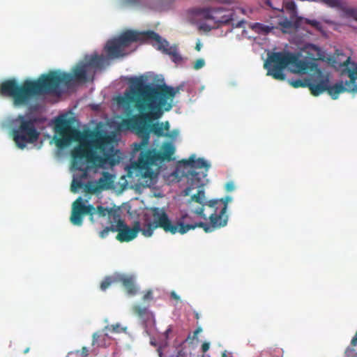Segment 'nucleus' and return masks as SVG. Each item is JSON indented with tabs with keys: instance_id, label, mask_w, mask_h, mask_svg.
Listing matches in <instances>:
<instances>
[{
	"instance_id": "obj_17",
	"label": "nucleus",
	"mask_w": 357,
	"mask_h": 357,
	"mask_svg": "<svg viewBox=\"0 0 357 357\" xmlns=\"http://www.w3.org/2000/svg\"><path fill=\"white\" fill-rule=\"evenodd\" d=\"M208 204L206 202L205 197V192L203 189H200L197 192L191 196L190 199L188 201V205L190 211L204 220L207 219V215L204 214V206Z\"/></svg>"
},
{
	"instance_id": "obj_11",
	"label": "nucleus",
	"mask_w": 357,
	"mask_h": 357,
	"mask_svg": "<svg viewBox=\"0 0 357 357\" xmlns=\"http://www.w3.org/2000/svg\"><path fill=\"white\" fill-rule=\"evenodd\" d=\"M107 207L91 204L85 205L82 197H79L73 204L70 222L73 225L81 226L83 222V215H88L91 223H96L100 218H105Z\"/></svg>"
},
{
	"instance_id": "obj_22",
	"label": "nucleus",
	"mask_w": 357,
	"mask_h": 357,
	"mask_svg": "<svg viewBox=\"0 0 357 357\" xmlns=\"http://www.w3.org/2000/svg\"><path fill=\"white\" fill-rule=\"evenodd\" d=\"M175 153V146L172 142H165L162 144L159 153H152L151 151H142L139 156H172Z\"/></svg>"
},
{
	"instance_id": "obj_21",
	"label": "nucleus",
	"mask_w": 357,
	"mask_h": 357,
	"mask_svg": "<svg viewBox=\"0 0 357 357\" xmlns=\"http://www.w3.org/2000/svg\"><path fill=\"white\" fill-rule=\"evenodd\" d=\"M135 282V278L132 275L117 273V283H121L127 293L132 296L135 295L137 291Z\"/></svg>"
},
{
	"instance_id": "obj_10",
	"label": "nucleus",
	"mask_w": 357,
	"mask_h": 357,
	"mask_svg": "<svg viewBox=\"0 0 357 357\" xmlns=\"http://www.w3.org/2000/svg\"><path fill=\"white\" fill-rule=\"evenodd\" d=\"M36 118L20 115L14 121V127L12 135L16 146L23 149L28 144H33L38 141L40 132L37 130Z\"/></svg>"
},
{
	"instance_id": "obj_28",
	"label": "nucleus",
	"mask_w": 357,
	"mask_h": 357,
	"mask_svg": "<svg viewBox=\"0 0 357 357\" xmlns=\"http://www.w3.org/2000/svg\"><path fill=\"white\" fill-rule=\"evenodd\" d=\"M117 283V273L112 276L106 277L100 284V289L105 291L111 284Z\"/></svg>"
},
{
	"instance_id": "obj_7",
	"label": "nucleus",
	"mask_w": 357,
	"mask_h": 357,
	"mask_svg": "<svg viewBox=\"0 0 357 357\" xmlns=\"http://www.w3.org/2000/svg\"><path fill=\"white\" fill-rule=\"evenodd\" d=\"M210 164L204 160L203 158H188L178 161L177 170L181 172L183 176L188 180L189 186L183 191L184 196H188L194 188H199L205 185L207 172Z\"/></svg>"
},
{
	"instance_id": "obj_31",
	"label": "nucleus",
	"mask_w": 357,
	"mask_h": 357,
	"mask_svg": "<svg viewBox=\"0 0 357 357\" xmlns=\"http://www.w3.org/2000/svg\"><path fill=\"white\" fill-rule=\"evenodd\" d=\"M125 330L126 328L121 327L120 324H116L105 326L103 329V331H105V333L110 332L113 333H119L124 331Z\"/></svg>"
},
{
	"instance_id": "obj_49",
	"label": "nucleus",
	"mask_w": 357,
	"mask_h": 357,
	"mask_svg": "<svg viewBox=\"0 0 357 357\" xmlns=\"http://www.w3.org/2000/svg\"><path fill=\"white\" fill-rule=\"evenodd\" d=\"M356 20H357V16H356Z\"/></svg>"
},
{
	"instance_id": "obj_19",
	"label": "nucleus",
	"mask_w": 357,
	"mask_h": 357,
	"mask_svg": "<svg viewBox=\"0 0 357 357\" xmlns=\"http://www.w3.org/2000/svg\"><path fill=\"white\" fill-rule=\"evenodd\" d=\"M350 61V57H348L342 63L343 66L347 67L346 72L349 78V80L346 82V86H348L349 91L357 93V63Z\"/></svg>"
},
{
	"instance_id": "obj_43",
	"label": "nucleus",
	"mask_w": 357,
	"mask_h": 357,
	"mask_svg": "<svg viewBox=\"0 0 357 357\" xmlns=\"http://www.w3.org/2000/svg\"><path fill=\"white\" fill-rule=\"evenodd\" d=\"M171 296L175 300H179L180 298V297L174 291L171 293Z\"/></svg>"
},
{
	"instance_id": "obj_41",
	"label": "nucleus",
	"mask_w": 357,
	"mask_h": 357,
	"mask_svg": "<svg viewBox=\"0 0 357 357\" xmlns=\"http://www.w3.org/2000/svg\"><path fill=\"white\" fill-rule=\"evenodd\" d=\"M255 26H257L261 29H264L265 31H268L269 30V27L268 26H263L262 24H259V23H256Z\"/></svg>"
},
{
	"instance_id": "obj_34",
	"label": "nucleus",
	"mask_w": 357,
	"mask_h": 357,
	"mask_svg": "<svg viewBox=\"0 0 357 357\" xmlns=\"http://www.w3.org/2000/svg\"><path fill=\"white\" fill-rule=\"evenodd\" d=\"M330 7H337L340 6V0H320Z\"/></svg>"
},
{
	"instance_id": "obj_24",
	"label": "nucleus",
	"mask_w": 357,
	"mask_h": 357,
	"mask_svg": "<svg viewBox=\"0 0 357 357\" xmlns=\"http://www.w3.org/2000/svg\"><path fill=\"white\" fill-rule=\"evenodd\" d=\"M303 17L292 16L291 19L285 18L279 22V25L284 29V31L296 29L301 27L303 24Z\"/></svg>"
},
{
	"instance_id": "obj_32",
	"label": "nucleus",
	"mask_w": 357,
	"mask_h": 357,
	"mask_svg": "<svg viewBox=\"0 0 357 357\" xmlns=\"http://www.w3.org/2000/svg\"><path fill=\"white\" fill-rule=\"evenodd\" d=\"M191 339L190 335L188 336L186 340L182 342V344L180 345L178 348H177V353L175 355V357H186L187 356V352L184 350L183 345L185 344V342Z\"/></svg>"
},
{
	"instance_id": "obj_39",
	"label": "nucleus",
	"mask_w": 357,
	"mask_h": 357,
	"mask_svg": "<svg viewBox=\"0 0 357 357\" xmlns=\"http://www.w3.org/2000/svg\"><path fill=\"white\" fill-rule=\"evenodd\" d=\"M202 331V328L201 327H198L193 333V335L192 337V340L197 339V335Z\"/></svg>"
},
{
	"instance_id": "obj_44",
	"label": "nucleus",
	"mask_w": 357,
	"mask_h": 357,
	"mask_svg": "<svg viewBox=\"0 0 357 357\" xmlns=\"http://www.w3.org/2000/svg\"><path fill=\"white\" fill-rule=\"evenodd\" d=\"M222 357H231V354L228 353L227 351H224L222 353Z\"/></svg>"
},
{
	"instance_id": "obj_29",
	"label": "nucleus",
	"mask_w": 357,
	"mask_h": 357,
	"mask_svg": "<svg viewBox=\"0 0 357 357\" xmlns=\"http://www.w3.org/2000/svg\"><path fill=\"white\" fill-rule=\"evenodd\" d=\"M132 310L133 313L140 318H144L149 313V310L146 307H143L139 305H135Z\"/></svg>"
},
{
	"instance_id": "obj_26",
	"label": "nucleus",
	"mask_w": 357,
	"mask_h": 357,
	"mask_svg": "<svg viewBox=\"0 0 357 357\" xmlns=\"http://www.w3.org/2000/svg\"><path fill=\"white\" fill-rule=\"evenodd\" d=\"M109 339L107 333L96 332L93 334L92 345L97 347H106V340Z\"/></svg>"
},
{
	"instance_id": "obj_5",
	"label": "nucleus",
	"mask_w": 357,
	"mask_h": 357,
	"mask_svg": "<svg viewBox=\"0 0 357 357\" xmlns=\"http://www.w3.org/2000/svg\"><path fill=\"white\" fill-rule=\"evenodd\" d=\"M290 66L293 71L305 73L309 69V63L300 59L298 55L289 52H277L268 54L264 67L267 70V75L277 80H284V70Z\"/></svg>"
},
{
	"instance_id": "obj_18",
	"label": "nucleus",
	"mask_w": 357,
	"mask_h": 357,
	"mask_svg": "<svg viewBox=\"0 0 357 357\" xmlns=\"http://www.w3.org/2000/svg\"><path fill=\"white\" fill-rule=\"evenodd\" d=\"M153 40L155 43V45H156L158 50L171 56L174 62L178 63L182 61V57L177 52L176 48L175 47H169V43L165 40H162L158 34V37L153 36H151V37H148V40Z\"/></svg>"
},
{
	"instance_id": "obj_20",
	"label": "nucleus",
	"mask_w": 357,
	"mask_h": 357,
	"mask_svg": "<svg viewBox=\"0 0 357 357\" xmlns=\"http://www.w3.org/2000/svg\"><path fill=\"white\" fill-rule=\"evenodd\" d=\"M318 78L317 77V70L313 73L310 76L307 78H305L303 79H290L289 80V83L294 88H299V87H307L310 91L312 93V89L314 86H317Z\"/></svg>"
},
{
	"instance_id": "obj_14",
	"label": "nucleus",
	"mask_w": 357,
	"mask_h": 357,
	"mask_svg": "<svg viewBox=\"0 0 357 357\" xmlns=\"http://www.w3.org/2000/svg\"><path fill=\"white\" fill-rule=\"evenodd\" d=\"M317 77L318 78L317 86L312 89V95L314 96H318L324 92L327 91L328 95L333 100H335L339 97L340 93L349 91L348 86H346V84H344L342 82L335 83L331 86L329 77L324 75L319 69L317 70Z\"/></svg>"
},
{
	"instance_id": "obj_4",
	"label": "nucleus",
	"mask_w": 357,
	"mask_h": 357,
	"mask_svg": "<svg viewBox=\"0 0 357 357\" xmlns=\"http://www.w3.org/2000/svg\"><path fill=\"white\" fill-rule=\"evenodd\" d=\"M137 158V161H130V163L126 167L127 176L146 186H150L155 182L166 162L176 159V158Z\"/></svg>"
},
{
	"instance_id": "obj_8",
	"label": "nucleus",
	"mask_w": 357,
	"mask_h": 357,
	"mask_svg": "<svg viewBox=\"0 0 357 357\" xmlns=\"http://www.w3.org/2000/svg\"><path fill=\"white\" fill-rule=\"evenodd\" d=\"M107 225L99 231L100 238H105L110 231L118 232L116 238L121 243L130 242L135 239L140 231L139 221H135L132 228L129 227L122 220L118 208H108L106 212Z\"/></svg>"
},
{
	"instance_id": "obj_27",
	"label": "nucleus",
	"mask_w": 357,
	"mask_h": 357,
	"mask_svg": "<svg viewBox=\"0 0 357 357\" xmlns=\"http://www.w3.org/2000/svg\"><path fill=\"white\" fill-rule=\"evenodd\" d=\"M234 13L229 11L227 14H224L220 17L217 16L215 23L218 26L229 24L234 20Z\"/></svg>"
},
{
	"instance_id": "obj_23",
	"label": "nucleus",
	"mask_w": 357,
	"mask_h": 357,
	"mask_svg": "<svg viewBox=\"0 0 357 357\" xmlns=\"http://www.w3.org/2000/svg\"><path fill=\"white\" fill-rule=\"evenodd\" d=\"M107 61V59L102 54H94L84 62L91 74L94 73L92 69L101 68Z\"/></svg>"
},
{
	"instance_id": "obj_2",
	"label": "nucleus",
	"mask_w": 357,
	"mask_h": 357,
	"mask_svg": "<svg viewBox=\"0 0 357 357\" xmlns=\"http://www.w3.org/2000/svg\"><path fill=\"white\" fill-rule=\"evenodd\" d=\"M72 73L50 71L37 79H26L21 84L15 79H6L0 84V94L12 98L16 106L26 105L38 96L60 94L62 84L68 85L72 80L85 82L88 75L91 74L84 62L77 64Z\"/></svg>"
},
{
	"instance_id": "obj_38",
	"label": "nucleus",
	"mask_w": 357,
	"mask_h": 357,
	"mask_svg": "<svg viewBox=\"0 0 357 357\" xmlns=\"http://www.w3.org/2000/svg\"><path fill=\"white\" fill-rule=\"evenodd\" d=\"M210 348V343L209 342H204L202 345V351L203 353H206Z\"/></svg>"
},
{
	"instance_id": "obj_46",
	"label": "nucleus",
	"mask_w": 357,
	"mask_h": 357,
	"mask_svg": "<svg viewBox=\"0 0 357 357\" xmlns=\"http://www.w3.org/2000/svg\"><path fill=\"white\" fill-rule=\"evenodd\" d=\"M30 350V348L29 347H26L24 351H23V354H27Z\"/></svg>"
},
{
	"instance_id": "obj_9",
	"label": "nucleus",
	"mask_w": 357,
	"mask_h": 357,
	"mask_svg": "<svg viewBox=\"0 0 357 357\" xmlns=\"http://www.w3.org/2000/svg\"><path fill=\"white\" fill-rule=\"evenodd\" d=\"M151 36L158 37V33L153 31L139 32L133 30H127L117 38L108 40L105 46V52L109 59H117L126 55V48L132 43L137 41H146L148 37Z\"/></svg>"
},
{
	"instance_id": "obj_48",
	"label": "nucleus",
	"mask_w": 357,
	"mask_h": 357,
	"mask_svg": "<svg viewBox=\"0 0 357 357\" xmlns=\"http://www.w3.org/2000/svg\"><path fill=\"white\" fill-rule=\"evenodd\" d=\"M291 7H292V8H294L295 7V5L293 3H291V5H290V6L289 8H291Z\"/></svg>"
},
{
	"instance_id": "obj_30",
	"label": "nucleus",
	"mask_w": 357,
	"mask_h": 357,
	"mask_svg": "<svg viewBox=\"0 0 357 357\" xmlns=\"http://www.w3.org/2000/svg\"><path fill=\"white\" fill-rule=\"evenodd\" d=\"M90 351L89 348L83 347L81 349L69 352L68 356L73 357H88Z\"/></svg>"
},
{
	"instance_id": "obj_35",
	"label": "nucleus",
	"mask_w": 357,
	"mask_h": 357,
	"mask_svg": "<svg viewBox=\"0 0 357 357\" xmlns=\"http://www.w3.org/2000/svg\"><path fill=\"white\" fill-rule=\"evenodd\" d=\"M205 65V61L203 59H199L196 60V61L194 63L193 68L195 70H199L202 68H203Z\"/></svg>"
},
{
	"instance_id": "obj_36",
	"label": "nucleus",
	"mask_w": 357,
	"mask_h": 357,
	"mask_svg": "<svg viewBox=\"0 0 357 357\" xmlns=\"http://www.w3.org/2000/svg\"><path fill=\"white\" fill-rule=\"evenodd\" d=\"M153 299V291L151 290L147 291L143 296V301H150Z\"/></svg>"
},
{
	"instance_id": "obj_45",
	"label": "nucleus",
	"mask_w": 357,
	"mask_h": 357,
	"mask_svg": "<svg viewBox=\"0 0 357 357\" xmlns=\"http://www.w3.org/2000/svg\"><path fill=\"white\" fill-rule=\"evenodd\" d=\"M201 48H202V44L199 42L196 44L195 50L197 51H200Z\"/></svg>"
},
{
	"instance_id": "obj_12",
	"label": "nucleus",
	"mask_w": 357,
	"mask_h": 357,
	"mask_svg": "<svg viewBox=\"0 0 357 357\" xmlns=\"http://www.w3.org/2000/svg\"><path fill=\"white\" fill-rule=\"evenodd\" d=\"M232 201L230 196L208 201V208L211 210L208 219L215 228H221L227 225L228 215L226 214L227 205Z\"/></svg>"
},
{
	"instance_id": "obj_25",
	"label": "nucleus",
	"mask_w": 357,
	"mask_h": 357,
	"mask_svg": "<svg viewBox=\"0 0 357 357\" xmlns=\"http://www.w3.org/2000/svg\"><path fill=\"white\" fill-rule=\"evenodd\" d=\"M225 10L222 8H197L195 13L201 15L205 20H212L215 22L217 16L214 15L218 13L224 12Z\"/></svg>"
},
{
	"instance_id": "obj_40",
	"label": "nucleus",
	"mask_w": 357,
	"mask_h": 357,
	"mask_svg": "<svg viewBox=\"0 0 357 357\" xmlns=\"http://www.w3.org/2000/svg\"><path fill=\"white\" fill-rule=\"evenodd\" d=\"M169 130V123L168 121H165V123H163V130L165 132H168Z\"/></svg>"
},
{
	"instance_id": "obj_15",
	"label": "nucleus",
	"mask_w": 357,
	"mask_h": 357,
	"mask_svg": "<svg viewBox=\"0 0 357 357\" xmlns=\"http://www.w3.org/2000/svg\"><path fill=\"white\" fill-rule=\"evenodd\" d=\"M169 224L175 228V234L179 233L181 234H186L190 230L195 229L197 227L202 228L206 233L211 232L217 229L213 227L211 223L208 225L205 222L195 221L192 216L187 213L177 218L175 222L170 220Z\"/></svg>"
},
{
	"instance_id": "obj_37",
	"label": "nucleus",
	"mask_w": 357,
	"mask_h": 357,
	"mask_svg": "<svg viewBox=\"0 0 357 357\" xmlns=\"http://www.w3.org/2000/svg\"><path fill=\"white\" fill-rule=\"evenodd\" d=\"M234 184L232 181L227 182L225 185V190L227 192H231L234 190Z\"/></svg>"
},
{
	"instance_id": "obj_6",
	"label": "nucleus",
	"mask_w": 357,
	"mask_h": 357,
	"mask_svg": "<svg viewBox=\"0 0 357 357\" xmlns=\"http://www.w3.org/2000/svg\"><path fill=\"white\" fill-rule=\"evenodd\" d=\"M71 168L74 171L81 172L80 179L87 178L90 173H98L100 169H112L124 158H71ZM81 180L74 178L72 181L70 190L75 193L82 188Z\"/></svg>"
},
{
	"instance_id": "obj_16",
	"label": "nucleus",
	"mask_w": 357,
	"mask_h": 357,
	"mask_svg": "<svg viewBox=\"0 0 357 357\" xmlns=\"http://www.w3.org/2000/svg\"><path fill=\"white\" fill-rule=\"evenodd\" d=\"M102 176L96 182H88L84 186L86 192L94 194L113 187L114 176L107 172H102Z\"/></svg>"
},
{
	"instance_id": "obj_13",
	"label": "nucleus",
	"mask_w": 357,
	"mask_h": 357,
	"mask_svg": "<svg viewBox=\"0 0 357 357\" xmlns=\"http://www.w3.org/2000/svg\"><path fill=\"white\" fill-rule=\"evenodd\" d=\"M153 220L140 226L139 232L145 237H151L157 228L162 229L165 232L175 234V228L170 225V219L165 211L159 208L152 209Z\"/></svg>"
},
{
	"instance_id": "obj_33",
	"label": "nucleus",
	"mask_w": 357,
	"mask_h": 357,
	"mask_svg": "<svg viewBox=\"0 0 357 357\" xmlns=\"http://www.w3.org/2000/svg\"><path fill=\"white\" fill-rule=\"evenodd\" d=\"M303 22H305L307 24L311 25L312 26L314 27L317 30H321V27H322L321 23L317 20H311L303 18Z\"/></svg>"
},
{
	"instance_id": "obj_47",
	"label": "nucleus",
	"mask_w": 357,
	"mask_h": 357,
	"mask_svg": "<svg viewBox=\"0 0 357 357\" xmlns=\"http://www.w3.org/2000/svg\"><path fill=\"white\" fill-rule=\"evenodd\" d=\"M195 317L196 319H199V316L198 312H195Z\"/></svg>"
},
{
	"instance_id": "obj_1",
	"label": "nucleus",
	"mask_w": 357,
	"mask_h": 357,
	"mask_svg": "<svg viewBox=\"0 0 357 357\" xmlns=\"http://www.w3.org/2000/svg\"><path fill=\"white\" fill-rule=\"evenodd\" d=\"M181 89L182 86L174 88L165 84L146 83L142 77L130 79L128 89L123 96L119 98L118 102L122 105H132L139 114L123 119L117 128L119 130H132L142 138L140 143L134 144L135 151H139L148 145L151 132L158 137L174 138L177 136V131L172 133L164 132L163 123H151L160 118L165 111L171 110L173 99Z\"/></svg>"
},
{
	"instance_id": "obj_3",
	"label": "nucleus",
	"mask_w": 357,
	"mask_h": 357,
	"mask_svg": "<svg viewBox=\"0 0 357 357\" xmlns=\"http://www.w3.org/2000/svg\"><path fill=\"white\" fill-rule=\"evenodd\" d=\"M55 144L65 148L73 141L77 144L70 156H116L106 151L112 146L113 138L102 130L94 129L80 132L72 126V119L59 116L55 120Z\"/></svg>"
},
{
	"instance_id": "obj_42",
	"label": "nucleus",
	"mask_w": 357,
	"mask_h": 357,
	"mask_svg": "<svg viewBox=\"0 0 357 357\" xmlns=\"http://www.w3.org/2000/svg\"><path fill=\"white\" fill-rule=\"evenodd\" d=\"M165 347H159L157 349V351L158 353L159 357H162V351Z\"/></svg>"
}]
</instances>
